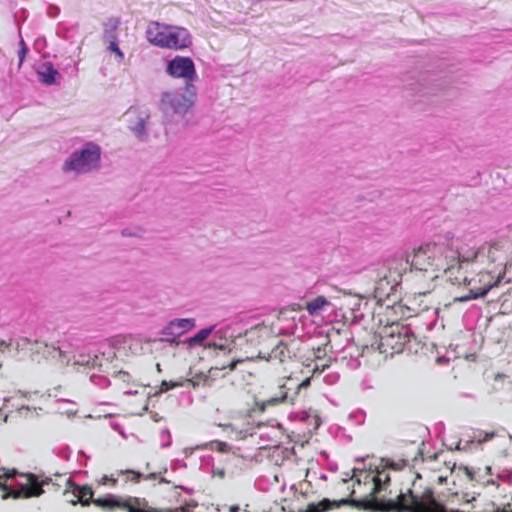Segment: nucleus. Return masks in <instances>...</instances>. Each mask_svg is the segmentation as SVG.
<instances>
[{
	"label": "nucleus",
	"mask_w": 512,
	"mask_h": 512,
	"mask_svg": "<svg viewBox=\"0 0 512 512\" xmlns=\"http://www.w3.org/2000/svg\"><path fill=\"white\" fill-rule=\"evenodd\" d=\"M193 96V94L186 96L177 93H166L163 95L162 103L165 105L166 112L185 114L194 103Z\"/></svg>",
	"instance_id": "obj_13"
},
{
	"label": "nucleus",
	"mask_w": 512,
	"mask_h": 512,
	"mask_svg": "<svg viewBox=\"0 0 512 512\" xmlns=\"http://www.w3.org/2000/svg\"><path fill=\"white\" fill-rule=\"evenodd\" d=\"M329 365L325 364L322 366L321 371H324Z\"/></svg>",
	"instance_id": "obj_38"
},
{
	"label": "nucleus",
	"mask_w": 512,
	"mask_h": 512,
	"mask_svg": "<svg viewBox=\"0 0 512 512\" xmlns=\"http://www.w3.org/2000/svg\"><path fill=\"white\" fill-rule=\"evenodd\" d=\"M195 327V320L192 318L174 319L169 322L166 330L168 334L176 337L180 336Z\"/></svg>",
	"instance_id": "obj_17"
},
{
	"label": "nucleus",
	"mask_w": 512,
	"mask_h": 512,
	"mask_svg": "<svg viewBox=\"0 0 512 512\" xmlns=\"http://www.w3.org/2000/svg\"><path fill=\"white\" fill-rule=\"evenodd\" d=\"M409 340V328L393 320L383 328L377 349L385 356H393L401 353Z\"/></svg>",
	"instance_id": "obj_7"
},
{
	"label": "nucleus",
	"mask_w": 512,
	"mask_h": 512,
	"mask_svg": "<svg viewBox=\"0 0 512 512\" xmlns=\"http://www.w3.org/2000/svg\"><path fill=\"white\" fill-rule=\"evenodd\" d=\"M496 436H497L496 431L485 432L482 430H478L475 433L474 438L477 440L478 443H485V442L492 440Z\"/></svg>",
	"instance_id": "obj_27"
},
{
	"label": "nucleus",
	"mask_w": 512,
	"mask_h": 512,
	"mask_svg": "<svg viewBox=\"0 0 512 512\" xmlns=\"http://www.w3.org/2000/svg\"><path fill=\"white\" fill-rule=\"evenodd\" d=\"M167 72L173 77L185 78L188 81L196 76L194 63L189 57H175L169 62Z\"/></svg>",
	"instance_id": "obj_14"
},
{
	"label": "nucleus",
	"mask_w": 512,
	"mask_h": 512,
	"mask_svg": "<svg viewBox=\"0 0 512 512\" xmlns=\"http://www.w3.org/2000/svg\"><path fill=\"white\" fill-rule=\"evenodd\" d=\"M387 314L391 317L390 321L393 322V320H395L396 323H400L401 320L412 317L410 310H408V305L405 303V297L388 307Z\"/></svg>",
	"instance_id": "obj_18"
},
{
	"label": "nucleus",
	"mask_w": 512,
	"mask_h": 512,
	"mask_svg": "<svg viewBox=\"0 0 512 512\" xmlns=\"http://www.w3.org/2000/svg\"><path fill=\"white\" fill-rule=\"evenodd\" d=\"M160 482H161V483H167V480H166V479H164V478H161V479H160Z\"/></svg>",
	"instance_id": "obj_39"
},
{
	"label": "nucleus",
	"mask_w": 512,
	"mask_h": 512,
	"mask_svg": "<svg viewBox=\"0 0 512 512\" xmlns=\"http://www.w3.org/2000/svg\"><path fill=\"white\" fill-rule=\"evenodd\" d=\"M110 43H109V47L108 49L111 51V52H114L118 57H119V60L120 61H123L124 59V54L123 52L120 50L118 44H117V41H116V37H113V38H110Z\"/></svg>",
	"instance_id": "obj_29"
},
{
	"label": "nucleus",
	"mask_w": 512,
	"mask_h": 512,
	"mask_svg": "<svg viewBox=\"0 0 512 512\" xmlns=\"http://www.w3.org/2000/svg\"><path fill=\"white\" fill-rule=\"evenodd\" d=\"M454 272L456 275L453 283L459 286L465 285L469 289V295L461 298V300L475 299L484 296L504 277V275L492 273V269H486L481 266H478L477 274L469 279L461 266L455 267Z\"/></svg>",
	"instance_id": "obj_4"
},
{
	"label": "nucleus",
	"mask_w": 512,
	"mask_h": 512,
	"mask_svg": "<svg viewBox=\"0 0 512 512\" xmlns=\"http://www.w3.org/2000/svg\"><path fill=\"white\" fill-rule=\"evenodd\" d=\"M257 358H263L264 356H262V351H258V354L256 355Z\"/></svg>",
	"instance_id": "obj_37"
},
{
	"label": "nucleus",
	"mask_w": 512,
	"mask_h": 512,
	"mask_svg": "<svg viewBox=\"0 0 512 512\" xmlns=\"http://www.w3.org/2000/svg\"><path fill=\"white\" fill-rule=\"evenodd\" d=\"M268 355L269 360H277L280 363H284L295 356L294 352L289 348V346L283 342H279L277 345H275Z\"/></svg>",
	"instance_id": "obj_20"
},
{
	"label": "nucleus",
	"mask_w": 512,
	"mask_h": 512,
	"mask_svg": "<svg viewBox=\"0 0 512 512\" xmlns=\"http://www.w3.org/2000/svg\"><path fill=\"white\" fill-rule=\"evenodd\" d=\"M507 512H512V510H510V511H507Z\"/></svg>",
	"instance_id": "obj_41"
},
{
	"label": "nucleus",
	"mask_w": 512,
	"mask_h": 512,
	"mask_svg": "<svg viewBox=\"0 0 512 512\" xmlns=\"http://www.w3.org/2000/svg\"><path fill=\"white\" fill-rule=\"evenodd\" d=\"M390 481V475L386 470L378 471L373 477L372 495H376L386 489V485Z\"/></svg>",
	"instance_id": "obj_23"
},
{
	"label": "nucleus",
	"mask_w": 512,
	"mask_h": 512,
	"mask_svg": "<svg viewBox=\"0 0 512 512\" xmlns=\"http://www.w3.org/2000/svg\"><path fill=\"white\" fill-rule=\"evenodd\" d=\"M121 24V21H120V18L118 17H111V18H108L105 22H104V26H105V33L107 34V36L109 38H113L115 37L114 33L115 31L118 29V27L120 26Z\"/></svg>",
	"instance_id": "obj_25"
},
{
	"label": "nucleus",
	"mask_w": 512,
	"mask_h": 512,
	"mask_svg": "<svg viewBox=\"0 0 512 512\" xmlns=\"http://www.w3.org/2000/svg\"><path fill=\"white\" fill-rule=\"evenodd\" d=\"M147 41L159 48L183 50L191 44V36L186 28L151 21L146 28Z\"/></svg>",
	"instance_id": "obj_2"
},
{
	"label": "nucleus",
	"mask_w": 512,
	"mask_h": 512,
	"mask_svg": "<svg viewBox=\"0 0 512 512\" xmlns=\"http://www.w3.org/2000/svg\"><path fill=\"white\" fill-rule=\"evenodd\" d=\"M71 493L73 498L69 500V502L73 505L80 503L82 506H89L93 503V490L88 485H77L70 480H66V488L64 490V494L67 495Z\"/></svg>",
	"instance_id": "obj_16"
},
{
	"label": "nucleus",
	"mask_w": 512,
	"mask_h": 512,
	"mask_svg": "<svg viewBox=\"0 0 512 512\" xmlns=\"http://www.w3.org/2000/svg\"><path fill=\"white\" fill-rule=\"evenodd\" d=\"M405 303L408 305L411 316H417L418 314L429 310L433 306V299L431 292L423 291L421 293H412L405 295Z\"/></svg>",
	"instance_id": "obj_15"
},
{
	"label": "nucleus",
	"mask_w": 512,
	"mask_h": 512,
	"mask_svg": "<svg viewBox=\"0 0 512 512\" xmlns=\"http://www.w3.org/2000/svg\"><path fill=\"white\" fill-rule=\"evenodd\" d=\"M126 115L130 123V128L141 139L145 129L146 117L139 115L135 110H129Z\"/></svg>",
	"instance_id": "obj_22"
},
{
	"label": "nucleus",
	"mask_w": 512,
	"mask_h": 512,
	"mask_svg": "<svg viewBox=\"0 0 512 512\" xmlns=\"http://www.w3.org/2000/svg\"><path fill=\"white\" fill-rule=\"evenodd\" d=\"M410 266L431 270L432 272H450L454 274L455 265L468 261L459 251V241H452L450 245L440 243H428L414 249L408 256Z\"/></svg>",
	"instance_id": "obj_1"
},
{
	"label": "nucleus",
	"mask_w": 512,
	"mask_h": 512,
	"mask_svg": "<svg viewBox=\"0 0 512 512\" xmlns=\"http://www.w3.org/2000/svg\"><path fill=\"white\" fill-rule=\"evenodd\" d=\"M100 148L94 143H87L81 151H76L65 161L64 171L87 173L99 166Z\"/></svg>",
	"instance_id": "obj_9"
},
{
	"label": "nucleus",
	"mask_w": 512,
	"mask_h": 512,
	"mask_svg": "<svg viewBox=\"0 0 512 512\" xmlns=\"http://www.w3.org/2000/svg\"><path fill=\"white\" fill-rule=\"evenodd\" d=\"M117 475H127L126 481H131L134 483H138L143 475L140 472H136L133 470H119L117 471Z\"/></svg>",
	"instance_id": "obj_28"
},
{
	"label": "nucleus",
	"mask_w": 512,
	"mask_h": 512,
	"mask_svg": "<svg viewBox=\"0 0 512 512\" xmlns=\"http://www.w3.org/2000/svg\"><path fill=\"white\" fill-rule=\"evenodd\" d=\"M28 52V48L24 42V40L20 41V49L18 51L19 63L18 68H20L25 60L26 54Z\"/></svg>",
	"instance_id": "obj_31"
},
{
	"label": "nucleus",
	"mask_w": 512,
	"mask_h": 512,
	"mask_svg": "<svg viewBox=\"0 0 512 512\" xmlns=\"http://www.w3.org/2000/svg\"><path fill=\"white\" fill-rule=\"evenodd\" d=\"M212 445H216L217 446V450L221 451V452L225 451L226 447H227V443L221 442V441H214V442L211 443V446Z\"/></svg>",
	"instance_id": "obj_34"
},
{
	"label": "nucleus",
	"mask_w": 512,
	"mask_h": 512,
	"mask_svg": "<svg viewBox=\"0 0 512 512\" xmlns=\"http://www.w3.org/2000/svg\"><path fill=\"white\" fill-rule=\"evenodd\" d=\"M157 474L156 473H150L146 476H143L145 479H156Z\"/></svg>",
	"instance_id": "obj_35"
},
{
	"label": "nucleus",
	"mask_w": 512,
	"mask_h": 512,
	"mask_svg": "<svg viewBox=\"0 0 512 512\" xmlns=\"http://www.w3.org/2000/svg\"><path fill=\"white\" fill-rule=\"evenodd\" d=\"M410 261L409 258H393L387 262V273L384 274L383 278L388 284L398 285L404 284V278L406 273L409 271Z\"/></svg>",
	"instance_id": "obj_12"
},
{
	"label": "nucleus",
	"mask_w": 512,
	"mask_h": 512,
	"mask_svg": "<svg viewBox=\"0 0 512 512\" xmlns=\"http://www.w3.org/2000/svg\"><path fill=\"white\" fill-rule=\"evenodd\" d=\"M439 273L431 270H418L410 266L409 271L404 278V285L412 293H421L423 291L432 292L434 289V281L438 278Z\"/></svg>",
	"instance_id": "obj_10"
},
{
	"label": "nucleus",
	"mask_w": 512,
	"mask_h": 512,
	"mask_svg": "<svg viewBox=\"0 0 512 512\" xmlns=\"http://www.w3.org/2000/svg\"><path fill=\"white\" fill-rule=\"evenodd\" d=\"M212 328H205L198 331L193 337L188 340L190 346L201 344L211 334Z\"/></svg>",
	"instance_id": "obj_26"
},
{
	"label": "nucleus",
	"mask_w": 512,
	"mask_h": 512,
	"mask_svg": "<svg viewBox=\"0 0 512 512\" xmlns=\"http://www.w3.org/2000/svg\"><path fill=\"white\" fill-rule=\"evenodd\" d=\"M97 361H98V357L94 356V358H92V360H78L77 363L81 364V365L95 367L97 364Z\"/></svg>",
	"instance_id": "obj_32"
},
{
	"label": "nucleus",
	"mask_w": 512,
	"mask_h": 512,
	"mask_svg": "<svg viewBox=\"0 0 512 512\" xmlns=\"http://www.w3.org/2000/svg\"><path fill=\"white\" fill-rule=\"evenodd\" d=\"M510 248L511 244L507 239L485 243L473 253L474 264L486 269H492V273L505 275Z\"/></svg>",
	"instance_id": "obj_3"
},
{
	"label": "nucleus",
	"mask_w": 512,
	"mask_h": 512,
	"mask_svg": "<svg viewBox=\"0 0 512 512\" xmlns=\"http://www.w3.org/2000/svg\"><path fill=\"white\" fill-rule=\"evenodd\" d=\"M39 80L46 85H52L57 83V79L60 78L59 72L54 68L51 62H45L37 70Z\"/></svg>",
	"instance_id": "obj_19"
},
{
	"label": "nucleus",
	"mask_w": 512,
	"mask_h": 512,
	"mask_svg": "<svg viewBox=\"0 0 512 512\" xmlns=\"http://www.w3.org/2000/svg\"><path fill=\"white\" fill-rule=\"evenodd\" d=\"M16 474H17V469H15V468H6V467L0 468V490H1L2 494L5 492V489H7L8 480L15 478Z\"/></svg>",
	"instance_id": "obj_24"
},
{
	"label": "nucleus",
	"mask_w": 512,
	"mask_h": 512,
	"mask_svg": "<svg viewBox=\"0 0 512 512\" xmlns=\"http://www.w3.org/2000/svg\"><path fill=\"white\" fill-rule=\"evenodd\" d=\"M238 511H239V507L237 505H233L229 509V512H238Z\"/></svg>",
	"instance_id": "obj_36"
},
{
	"label": "nucleus",
	"mask_w": 512,
	"mask_h": 512,
	"mask_svg": "<svg viewBox=\"0 0 512 512\" xmlns=\"http://www.w3.org/2000/svg\"><path fill=\"white\" fill-rule=\"evenodd\" d=\"M16 476L25 478L26 482H17L16 489H13L10 485L7 484V489H5V492L2 494L3 499L35 498L40 497L45 493V487H47L48 490L53 489L55 491H57L60 488V485L54 483L52 479L49 477L40 479L39 476L34 473H24L19 472L18 470Z\"/></svg>",
	"instance_id": "obj_5"
},
{
	"label": "nucleus",
	"mask_w": 512,
	"mask_h": 512,
	"mask_svg": "<svg viewBox=\"0 0 512 512\" xmlns=\"http://www.w3.org/2000/svg\"><path fill=\"white\" fill-rule=\"evenodd\" d=\"M163 339H143L132 335H117L111 339L114 355L123 361H131L147 353H151L152 344Z\"/></svg>",
	"instance_id": "obj_6"
},
{
	"label": "nucleus",
	"mask_w": 512,
	"mask_h": 512,
	"mask_svg": "<svg viewBox=\"0 0 512 512\" xmlns=\"http://www.w3.org/2000/svg\"><path fill=\"white\" fill-rule=\"evenodd\" d=\"M330 306V302L324 296H318L305 304V309L310 316H319Z\"/></svg>",
	"instance_id": "obj_21"
},
{
	"label": "nucleus",
	"mask_w": 512,
	"mask_h": 512,
	"mask_svg": "<svg viewBox=\"0 0 512 512\" xmlns=\"http://www.w3.org/2000/svg\"><path fill=\"white\" fill-rule=\"evenodd\" d=\"M0 345H5V347H8V344H5L4 342H1Z\"/></svg>",
	"instance_id": "obj_40"
},
{
	"label": "nucleus",
	"mask_w": 512,
	"mask_h": 512,
	"mask_svg": "<svg viewBox=\"0 0 512 512\" xmlns=\"http://www.w3.org/2000/svg\"><path fill=\"white\" fill-rule=\"evenodd\" d=\"M309 383L310 380L306 379L302 383L297 385L293 395H289L290 388H288L285 384L279 385L277 393H273L268 399L261 403H255L254 407H252L249 410V416L252 417L255 413H263L265 411L266 406H275L281 403H288L293 405L295 403L296 396L299 394L300 389L307 387Z\"/></svg>",
	"instance_id": "obj_11"
},
{
	"label": "nucleus",
	"mask_w": 512,
	"mask_h": 512,
	"mask_svg": "<svg viewBox=\"0 0 512 512\" xmlns=\"http://www.w3.org/2000/svg\"><path fill=\"white\" fill-rule=\"evenodd\" d=\"M93 504L104 511L115 512L117 510L126 512H162L149 505L145 498L128 496L126 498L107 495L93 500Z\"/></svg>",
	"instance_id": "obj_8"
},
{
	"label": "nucleus",
	"mask_w": 512,
	"mask_h": 512,
	"mask_svg": "<svg viewBox=\"0 0 512 512\" xmlns=\"http://www.w3.org/2000/svg\"><path fill=\"white\" fill-rule=\"evenodd\" d=\"M241 362H242V360H241V359H236V360H232V361H230V362H229V364H228L227 366L222 365L221 367H215V368H216V369H225V368H227V367H228L230 370H234V369H235V367H236V365H237L238 363H241Z\"/></svg>",
	"instance_id": "obj_33"
},
{
	"label": "nucleus",
	"mask_w": 512,
	"mask_h": 512,
	"mask_svg": "<svg viewBox=\"0 0 512 512\" xmlns=\"http://www.w3.org/2000/svg\"><path fill=\"white\" fill-rule=\"evenodd\" d=\"M117 482H118L117 474H116V476L114 474H111L110 476L104 475L100 480V484L107 485L110 487H115Z\"/></svg>",
	"instance_id": "obj_30"
}]
</instances>
